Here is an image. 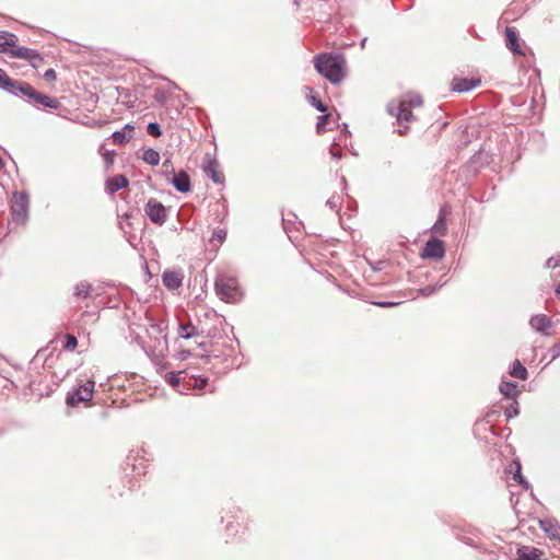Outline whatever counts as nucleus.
I'll return each instance as SVG.
<instances>
[{"label":"nucleus","instance_id":"obj_13","mask_svg":"<svg viewBox=\"0 0 560 560\" xmlns=\"http://www.w3.org/2000/svg\"><path fill=\"white\" fill-rule=\"evenodd\" d=\"M129 184L127 177L122 174H117L113 177H110L107 182H106V192L107 194H115L117 192L118 190L127 187Z\"/></svg>","mask_w":560,"mask_h":560},{"label":"nucleus","instance_id":"obj_40","mask_svg":"<svg viewBox=\"0 0 560 560\" xmlns=\"http://www.w3.org/2000/svg\"><path fill=\"white\" fill-rule=\"evenodd\" d=\"M518 413H520V410H518L516 402H515V405H511V407L505 410V416L508 419L514 418V417L518 416Z\"/></svg>","mask_w":560,"mask_h":560},{"label":"nucleus","instance_id":"obj_8","mask_svg":"<svg viewBox=\"0 0 560 560\" xmlns=\"http://www.w3.org/2000/svg\"><path fill=\"white\" fill-rule=\"evenodd\" d=\"M171 183L179 192L185 194L191 190L190 177L186 171H179L178 173L173 174Z\"/></svg>","mask_w":560,"mask_h":560},{"label":"nucleus","instance_id":"obj_34","mask_svg":"<svg viewBox=\"0 0 560 560\" xmlns=\"http://www.w3.org/2000/svg\"><path fill=\"white\" fill-rule=\"evenodd\" d=\"M329 116H330L329 114H324L318 117V120L316 124V130L318 133H322L324 131L325 126L328 122Z\"/></svg>","mask_w":560,"mask_h":560},{"label":"nucleus","instance_id":"obj_37","mask_svg":"<svg viewBox=\"0 0 560 560\" xmlns=\"http://www.w3.org/2000/svg\"><path fill=\"white\" fill-rule=\"evenodd\" d=\"M560 266V255L552 256L547 259L545 267L547 269H555Z\"/></svg>","mask_w":560,"mask_h":560},{"label":"nucleus","instance_id":"obj_47","mask_svg":"<svg viewBox=\"0 0 560 560\" xmlns=\"http://www.w3.org/2000/svg\"><path fill=\"white\" fill-rule=\"evenodd\" d=\"M121 130L132 132L135 130V127L130 124H126Z\"/></svg>","mask_w":560,"mask_h":560},{"label":"nucleus","instance_id":"obj_39","mask_svg":"<svg viewBox=\"0 0 560 560\" xmlns=\"http://www.w3.org/2000/svg\"><path fill=\"white\" fill-rule=\"evenodd\" d=\"M27 61L31 63V66H32V67H34V68H36V69H37V68H39V67H40V65L44 62V59H43V57L39 55V52L35 50V55H34V56H32V58H28V60H27Z\"/></svg>","mask_w":560,"mask_h":560},{"label":"nucleus","instance_id":"obj_50","mask_svg":"<svg viewBox=\"0 0 560 560\" xmlns=\"http://www.w3.org/2000/svg\"><path fill=\"white\" fill-rule=\"evenodd\" d=\"M105 160L107 163H113V156H109V154L106 155Z\"/></svg>","mask_w":560,"mask_h":560},{"label":"nucleus","instance_id":"obj_18","mask_svg":"<svg viewBox=\"0 0 560 560\" xmlns=\"http://www.w3.org/2000/svg\"><path fill=\"white\" fill-rule=\"evenodd\" d=\"M59 106H60V102L57 98L50 97V96H48L46 94H43V93L38 92V96L36 98L35 107H37V108L46 107V108L57 109V108H59Z\"/></svg>","mask_w":560,"mask_h":560},{"label":"nucleus","instance_id":"obj_42","mask_svg":"<svg viewBox=\"0 0 560 560\" xmlns=\"http://www.w3.org/2000/svg\"><path fill=\"white\" fill-rule=\"evenodd\" d=\"M225 238H226L225 230H217L213 232V240H217L220 243H223Z\"/></svg>","mask_w":560,"mask_h":560},{"label":"nucleus","instance_id":"obj_29","mask_svg":"<svg viewBox=\"0 0 560 560\" xmlns=\"http://www.w3.org/2000/svg\"><path fill=\"white\" fill-rule=\"evenodd\" d=\"M514 465H515V471L513 474V478L516 482H518L520 485H522L525 489H528L529 488V483L525 480V478L523 477L522 472H521V464L520 462H514Z\"/></svg>","mask_w":560,"mask_h":560},{"label":"nucleus","instance_id":"obj_19","mask_svg":"<svg viewBox=\"0 0 560 560\" xmlns=\"http://www.w3.org/2000/svg\"><path fill=\"white\" fill-rule=\"evenodd\" d=\"M510 375L514 378L526 381L528 377V372L526 368L521 363V361L515 359L514 362L512 363Z\"/></svg>","mask_w":560,"mask_h":560},{"label":"nucleus","instance_id":"obj_12","mask_svg":"<svg viewBox=\"0 0 560 560\" xmlns=\"http://www.w3.org/2000/svg\"><path fill=\"white\" fill-rule=\"evenodd\" d=\"M538 523L550 539L560 541V524L555 518L539 520Z\"/></svg>","mask_w":560,"mask_h":560},{"label":"nucleus","instance_id":"obj_3","mask_svg":"<svg viewBox=\"0 0 560 560\" xmlns=\"http://www.w3.org/2000/svg\"><path fill=\"white\" fill-rule=\"evenodd\" d=\"M30 198L26 191L13 194L12 205L10 207L12 222L16 225H25L28 220Z\"/></svg>","mask_w":560,"mask_h":560},{"label":"nucleus","instance_id":"obj_30","mask_svg":"<svg viewBox=\"0 0 560 560\" xmlns=\"http://www.w3.org/2000/svg\"><path fill=\"white\" fill-rule=\"evenodd\" d=\"M131 136L127 137L125 130H116L112 135V139L116 144H124L130 140Z\"/></svg>","mask_w":560,"mask_h":560},{"label":"nucleus","instance_id":"obj_20","mask_svg":"<svg viewBox=\"0 0 560 560\" xmlns=\"http://www.w3.org/2000/svg\"><path fill=\"white\" fill-rule=\"evenodd\" d=\"M500 392L506 398L515 399L517 396V383L512 381H502L500 384Z\"/></svg>","mask_w":560,"mask_h":560},{"label":"nucleus","instance_id":"obj_14","mask_svg":"<svg viewBox=\"0 0 560 560\" xmlns=\"http://www.w3.org/2000/svg\"><path fill=\"white\" fill-rule=\"evenodd\" d=\"M529 325L534 330L545 334L547 329L551 328L552 323L547 315L539 314L530 317Z\"/></svg>","mask_w":560,"mask_h":560},{"label":"nucleus","instance_id":"obj_27","mask_svg":"<svg viewBox=\"0 0 560 560\" xmlns=\"http://www.w3.org/2000/svg\"><path fill=\"white\" fill-rule=\"evenodd\" d=\"M445 283H446V281L439 282L435 284H430V285L420 288L418 290V292H419V294H421L423 296H430V295L434 294L435 292H438L443 285H445Z\"/></svg>","mask_w":560,"mask_h":560},{"label":"nucleus","instance_id":"obj_6","mask_svg":"<svg viewBox=\"0 0 560 560\" xmlns=\"http://www.w3.org/2000/svg\"><path fill=\"white\" fill-rule=\"evenodd\" d=\"M387 109L390 115L396 116L399 124L410 121L413 118L411 103L406 100H400L397 104L389 103Z\"/></svg>","mask_w":560,"mask_h":560},{"label":"nucleus","instance_id":"obj_5","mask_svg":"<svg viewBox=\"0 0 560 560\" xmlns=\"http://www.w3.org/2000/svg\"><path fill=\"white\" fill-rule=\"evenodd\" d=\"M144 211L151 222L163 225L167 220V211L164 205L154 198L149 199L145 205Z\"/></svg>","mask_w":560,"mask_h":560},{"label":"nucleus","instance_id":"obj_4","mask_svg":"<svg viewBox=\"0 0 560 560\" xmlns=\"http://www.w3.org/2000/svg\"><path fill=\"white\" fill-rule=\"evenodd\" d=\"M95 382L89 380L85 384L80 385L72 393H68L66 402L70 407H75L79 402H86L91 400L94 392Z\"/></svg>","mask_w":560,"mask_h":560},{"label":"nucleus","instance_id":"obj_33","mask_svg":"<svg viewBox=\"0 0 560 560\" xmlns=\"http://www.w3.org/2000/svg\"><path fill=\"white\" fill-rule=\"evenodd\" d=\"M341 205V198L337 195L331 196L327 201L326 206L335 211H338Z\"/></svg>","mask_w":560,"mask_h":560},{"label":"nucleus","instance_id":"obj_43","mask_svg":"<svg viewBox=\"0 0 560 560\" xmlns=\"http://www.w3.org/2000/svg\"><path fill=\"white\" fill-rule=\"evenodd\" d=\"M550 353H551V360H556L557 358L560 357V341L555 343L550 348Z\"/></svg>","mask_w":560,"mask_h":560},{"label":"nucleus","instance_id":"obj_52","mask_svg":"<svg viewBox=\"0 0 560 560\" xmlns=\"http://www.w3.org/2000/svg\"><path fill=\"white\" fill-rule=\"evenodd\" d=\"M3 166H4V162H3L2 158H0V170H2Z\"/></svg>","mask_w":560,"mask_h":560},{"label":"nucleus","instance_id":"obj_21","mask_svg":"<svg viewBox=\"0 0 560 560\" xmlns=\"http://www.w3.org/2000/svg\"><path fill=\"white\" fill-rule=\"evenodd\" d=\"M10 54L13 58L28 60V58H32V56L35 55V50L27 47L18 46L10 49Z\"/></svg>","mask_w":560,"mask_h":560},{"label":"nucleus","instance_id":"obj_7","mask_svg":"<svg viewBox=\"0 0 560 560\" xmlns=\"http://www.w3.org/2000/svg\"><path fill=\"white\" fill-rule=\"evenodd\" d=\"M421 256L423 258L442 259L445 256L444 242L439 238H430L427 241Z\"/></svg>","mask_w":560,"mask_h":560},{"label":"nucleus","instance_id":"obj_48","mask_svg":"<svg viewBox=\"0 0 560 560\" xmlns=\"http://www.w3.org/2000/svg\"><path fill=\"white\" fill-rule=\"evenodd\" d=\"M407 130H408V127H404V128L398 129L397 131H398V133H399L400 136H404V135H406V133H407Z\"/></svg>","mask_w":560,"mask_h":560},{"label":"nucleus","instance_id":"obj_36","mask_svg":"<svg viewBox=\"0 0 560 560\" xmlns=\"http://www.w3.org/2000/svg\"><path fill=\"white\" fill-rule=\"evenodd\" d=\"M163 166V172L162 174L166 177H168L170 175H173L175 174V171H174V167H173V163L171 160H165L162 164Z\"/></svg>","mask_w":560,"mask_h":560},{"label":"nucleus","instance_id":"obj_15","mask_svg":"<svg viewBox=\"0 0 560 560\" xmlns=\"http://www.w3.org/2000/svg\"><path fill=\"white\" fill-rule=\"evenodd\" d=\"M479 80L468 78H454L452 81V89L455 92H468L479 84Z\"/></svg>","mask_w":560,"mask_h":560},{"label":"nucleus","instance_id":"obj_1","mask_svg":"<svg viewBox=\"0 0 560 560\" xmlns=\"http://www.w3.org/2000/svg\"><path fill=\"white\" fill-rule=\"evenodd\" d=\"M316 71L330 83L338 84L343 80L345 56L341 54H320L314 57Z\"/></svg>","mask_w":560,"mask_h":560},{"label":"nucleus","instance_id":"obj_22","mask_svg":"<svg viewBox=\"0 0 560 560\" xmlns=\"http://www.w3.org/2000/svg\"><path fill=\"white\" fill-rule=\"evenodd\" d=\"M142 160L149 165L155 166L160 163V153L156 150L149 148L144 150Z\"/></svg>","mask_w":560,"mask_h":560},{"label":"nucleus","instance_id":"obj_16","mask_svg":"<svg viewBox=\"0 0 560 560\" xmlns=\"http://www.w3.org/2000/svg\"><path fill=\"white\" fill-rule=\"evenodd\" d=\"M203 172L214 184H222L224 182V175L219 171L215 160L209 161L208 164L203 166Z\"/></svg>","mask_w":560,"mask_h":560},{"label":"nucleus","instance_id":"obj_32","mask_svg":"<svg viewBox=\"0 0 560 560\" xmlns=\"http://www.w3.org/2000/svg\"><path fill=\"white\" fill-rule=\"evenodd\" d=\"M78 346V339L75 336L68 334L66 336V342L63 345V349L67 351H73Z\"/></svg>","mask_w":560,"mask_h":560},{"label":"nucleus","instance_id":"obj_38","mask_svg":"<svg viewBox=\"0 0 560 560\" xmlns=\"http://www.w3.org/2000/svg\"><path fill=\"white\" fill-rule=\"evenodd\" d=\"M311 104L320 113H325L327 110V106L317 97H310Z\"/></svg>","mask_w":560,"mask_h":560},{"label":"nucleus","instance_id":"obj_17","mask_svg":"<svg viewBox=\"0 0 560 560\" xmlns=\"http://www.w3.org/2000/svg\"><path fill=\"white\" fill-rule=\"evenodd\" d=\"M18 83L20 80L11 79L5 71L0 68V89L13 95L15 93V89L18 88Z\"/></svg>","mask_w":560,"mask_h":560},{"label":"nucleus","instance_id":"obj_55","mask_svg":"<svg viewBox=\"0 0 560 560\" xmlns=\"http://www.w3.org/2000/svg\"><path fill=\"white\" fill-rule=\"evenodd\" d=\"M295 3L299 4L298 0H295Z\"/></svg>","mask_w":560,"mask_h":560},{"label":"nucleus","instance_id":"obj_54","mask_svg":"<svg viewBox=\"0 0 560 560\" xmlns=\"http://www.w3.org/2000/svg\"><path fill=\"white\" fill-rule=\"evenodd\" d=\"M348 128V125L347 124H343V127H342V131H346Z\"/></svg>","mask_w":560,"mask_h":560},{"label":"nucleus","instance_id":"obj_9","mask_svg":"<svg viewBox=\"0 0 560 560\" xmlns=\"http://www.w3.org/2000/svg\"><path fill=\"white\" fill-rule=\"evenodd\" d=\"M14 92L15 93H13V95L23 96L26 98L28 104L35 106L36 98L38 96V91H36L30 83L25 81H20Z\"/></svg>","mask_w":560,"mask_h":560},{"label":"nucleus","instance_id":"obj_10","mask_svg":"<svg viewBox=\"0 0 560 560\" xmlns=\"http://www.w3.org/2000/svg\"><path fill=\"white\" fill-rule=\"evenodd\" d=\"M183 279L182 271L165 270L162 275V282L170 290L178 289L183 283Z\"/></svg>","mask_w":560,"mask_h":560},{"label":"nucleus","instance_id":"obj_53","mask_svg":"<svg viewBox=\"0 0 560 560\" xmlns=\"http://www.w3.org/2000/svg\"><path fill=\"white\" fill-rule=\"evenodd\" d=\"M556 292H557V294L560 296V284L557 287Z\"/></svg>","mask_w":560,"mask_h":560},{"label":"nucleus","instance_id":"obj_11","mask_svg":"<svg viewBox=\"0 0 560 560\" xmlns=\"http://www.w3.org/2000/svg\"><path fill=\"white\" fill-rule=\"evenodd\" d=\"M505 45L514 55H524L520 46L518 33L514 27L505 28Z\"/></svg>","mask_w":560,"mask_h":560},{"label":"nucleus","instance_id":"obj_51","mask_svg":"<svg viewBox=\"0 0 560 560\" xmlns=\"http://www.w3.org/2000/svg\"><path fill=\"white\" fill-rule=\"evenodd\" d=\"M206 384H207V380H206V378L201 380V382H200V387H205V386H206Z\"/></svg>","mask_w":560,"mask_h":560},{"label":"nucleus","instance_id":"obj_45","mask_svg":"<svg viewBox=\"0 0 560 560\" xmlns=\"http://www.w3.org/2000/svg\"><path fill=\"white\" fill-rule=\"evenodd\" d=\"M374 304L380 307L388 308V307H393V306L397 305L398 303L390 302V301H378V302H374Z\"/></svg>","mask_w":560,"mask_h":560},{"label":"nucleus","instance_id":"obj_2","mask_svg":"<svg viewBox=\"0 0 560 560\" xmlns=\"http://www.w3.org/2000/svg\"><path fill=\"white\" fill-rule=\"evenodd\" d=\"M214 290L217 295L226 303H237L242 299V292L235 277L219 275L215 278Z\"/></svg>","mask_w":560,"mask_h":560},{"label":"nucleus","instance_id":"obj_24","mask_svg":"<svg viewBox=\"0 0 560 560\" xmlns=\"http://www.w3.org/2000/svg\"><path fill=\"white\" fill-rule=\"evenodd\" d=\"M432 232L444 235L446 233V220L444 217V210L440 211V215L432 226Z\"/></svg>","mask_w":560,"mask_h":560},{"label":"nucleus","instance_id":"obj_31","mask_svg":"<svg viewBox=\"0 0 560 560\" xmlns=\"http://www.w3.org/2000/svg\"><path fill=\"white\" fill-rule=\"evenodd\" d=\"M147 132L152 136V137H160L162 136V129H161V126L155 122V121H152V122H149L148 126H147Z\"/></svg>","mask_w":560,"mask_h":560},{"label":"nucleus","instance_id":"obj_46","mask_svg":"<svg viewBox=\"0 0 560 560\" xmlns=\"http://www.w3.org/2000/svg\"><path fill=\"white\" fill-rule=\"evenodd\" d=\"M8 46H7V43L4 42H1L0 43V54H3V52H7L8 51Z\"/></svg>","mask_w":560,"mask_h":560},{"label":"nucleus","instance_id":"obj_35","mask_svg":"<svg viewBox=\"0 0 560 560\" xmlns=\"http://www.w3.org/2000/svg\"><path fill=\"white\" fill-rule=\"evenodd\" d=\"M329 153L332 158L340 160L342 158V151L337 142H332L329 148Z\"/></svg>","mask_w":560,"mask_h":560},{"label":"nucleus","instance_id":"obj_44","mask_svg":"<svg viewBox=\"0 0 560 560\" xmlns=\"http://www.w3.org/2000/svg\"><path fill=\"white\" fill-rule=\"evenodd\" d=\"M44 78L49 81V82H52L57 79V74H56V71L54 69H48L45 71L44 73Z\"/></svg>","mask_w":560,"mask_h":560},{"label":"nucleus","instance_id":"obj_25","mask_svg":"<svg viewBox=\"0 0 560 560\" xmlns=\"http://www.w3.org/2000/svg\"><path fill=\"white\" fill-rule=\"evenodd\" d=\"M197 334L196 327L191 324H179V336L184 339H189Z\"/></svg>","mask_w":560,"mask_h":560},{"label":"nucleus","instance_id":"obj_26","mask_svg":"<svg viewBox=\"0 0 560 560\" xmlns=\"http://www.w3.org/2000/svg\"><path fill=\"white\" fill-rule=\"evenodd\" d=\"M91 284L88 282H79L74 287V295L86 299L90 295Z\"/></svg>","mask_w":560,"mask_h":560},{"label":"nucleus","instance_id":"obj_41","mask_svg":"<svg viewBox=\"0 0 560 560\" xmlns=\"http://www.w3.org/2000/svg\"><path fill=\"white\" fill-rule=\"evenodd\" d=\"M408 103H411V108L415 106H420L422 104V98L419 95H412L408 98H405Z\"/></svg>","mask_w":560,"mask_h":560},{"label":"nucleus","instance_id":"obj_23","mask_svg":"<svg viewBox=\"0 0 560 560\" xmlns=\"http://www.w3.org/2000/svg\"><path fill=\"white\" fill-rule=\"evenodd\" d=\"M183 373H184L183 371H179V372H177V373H175V372H171V373H167V374L165 375V378H166L167 383H168L172 387L176 388V390H177L178 393H180V394H183V393H184V389L179 388V385H180V374H183Z\"/></svg>","mask_w":560,"mask_h":560},{"label":"nucleus","instance_id":"obj_49","mask_svg":"<svg viewBox=\"0 0 560 560\" xmlns=\"http://www.w3.org/2000/svg\"><path fill=\"white\" fill-rule=\"evenodd\" d=\"M366 40H368V38H363V39L361 40V43H360L361 48H364V47H365Z\"/></svg>","mask_w":560,"mask_h":560},{"label":"nucleus","instance_id":"obj_28","mask_svg":"<svg viewBox=\"0 0 560 560\" xmlns=\"http://www.w3.org/2000/svg\"><path fill=\"white\" fill-rule=\"evenodd\" d=\"M0 39H3L7 43L8 48H14L16 46L18 37L13 33L2 31L0 32Z\"/></svg>","mask_w":560,"mask_h":560}]
</instances>
